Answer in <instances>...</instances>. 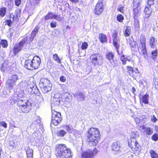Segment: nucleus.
Masks as SVG:
<instances>
[{
  "label": "nucleus",
  "instance_id": "33",
  "mask_svg": "<svg viewBox=\"0 0 158 158\" xmlns=\"http://www.w3.org/2000/svg\"><path fill=\"white\" fill-rule=\"evenodd\" d=\"M151 55L153 60L154 61H156V58L157 55V51L156 49L155 50L152 51Z\"/></svg>",
  "mask_w": 158,
  "mask_h": 158
},
{
  "label": "nucleus",
  "instance_id": "30",
  "mask_svg": "<svg viewBox=\"0 0 158 158\" xmlns=\"http://www.w3.org/2000/svg\"><path fill=\"white\" fill-rule=\"evenodd\" d=\"M55 14L51 12L48 13L45 17L44 19L45 20H47L49 19H54Z\"/></svg>",
  "mask_w": 158,
  "mask_h": 158
},
{
  "label": "nucleus",
  "instance_id": "51",
  "mask_svg": "<svg viewBox=\"0 0 158 158\" xmlns=\"http://www.w3.org/2000/svg\"><path fill=\"white\" fill-rule=\"evenodd\" d=\"M57 23L55 21H52L50 23V26L52 28L56 27V26Z\"/></svg>",
  "mask_w": 158,
  "mask_h": 158
},
{
  "label": "nucleus",
  "instance_id": "58",
  "mask_svg": "<svg viewBox=\"0 0 158 158\" xmlns=\"http://www.w3.org/2000/svg\"><path fill=\"white\" fill-rule=\"evenodd\" d=\"M21 0H15V4L17 6H19L21 3Z\"/></svg>",
  "mask_w": 158,
  "mask_h": 158
},
{
  "label": "nucleus",
  "instance_id": "45",
  "mask_svg": "<svg viewBox=\"0 0 158 158\" xmlns=\"http://www.w3.org/2000/svg\"><path fill=\"white\" fill-rule=\"evenodd\" d=\"M153 82L155 85V88L156 89H158V78L154 77Z\"/></svg>",
  "mask_w": 158,
  "mask_h": 158
},
{
  "label": "nucleus",
  "instance_id": "8",
  "mask_svg": "<svg viewBox=\"0 0 158 158\" xmlns=\"http://www.w3.org/2000/svg\"><path fill=\"white\" fill-rule=\"evenodd\" d=\"M90 58L91 62L94 65H101L103 63L102 56L99 54L92 55L90 56Z\"/></svg>",
  "mask_w": 158,
  "mask_h": 158
},
{
  "label": "nucleus",
  "instance_id": "11",
  "mask_svg": "<svg viewBox=\"0 0 158 158\" xmlns=\"http://www.w3.org/2000/svg\"><path fill=\"white\" fill-rule=\"evenodd\" d=\"M27 41V40H25L24 38L15 45L13 49V52L15 55L17 54L19 51L23 49L24 45L25 44L29 45L30 43H28Z\"/></svg>",
  "mask_w": 158,
  "mask_h": 158
},
{
  "label": "nucleus",
  "instance_id": "34",
  "mask_svg": "<svg viewBox=\"0 0 158 158\" xmlns=\"http://www.w3.org/2000/svg\"><path fill=\"white\" fill-rule=\"evenodd\" d=\"M99 38L101 42L102 43H104L107 40L106 36L103 34H100Z\"/></svg>",
  "mask_w": 158,
  "mask_h": 158
},
{
  "label": "nucleus",
  "instance_id": "17",
  "mask_svg": "<svg viewBox=\"0 0 158 158\" xmlns=\"http://www.w3.org/2000/svg\"><path fill=\"white\" fill-rule=\"evenodd\" d=\"M31 108V106L28 105L27 103L26 105L25 104L23 106L18 107L17 108L18 111L20 113H27L30 110Z\"/></svg>",
  "mask_w": 158,
  "mask_h": 158
},
{
  "label": "nucleus",
  "instance_id": "12",
  "mask_svg": "<svg viewBox=\"0 0 158 158\" xmlns=\"http://www.w3.org/2000/svg\"><path fill=\"white\" fill-rule=\"evenodd\" d=\"M103 10V1L100 0L98 1L96 6L94 13L96 15H99L102 12Z\"/></svg>",
  "mask_w": 158,
  "mask_h": 158
},
{
  "label": "nucleus",
  "instance_id": "21",
  "mask_svg": "<svg viewBox=\"0 0 158 158\" xmlns=\"http://www.w3.org/2000/svg\"><path fill=\"white\" fill-rule=\"evenodd\" d=\"M149 95L148 94H146L142 96H139L140 100V102L141 104L143 103H144L145 104H148V98Z\"/></svg>",
  "mask_w": 158,
  "mask_h": 158
},
{
  "label": "nucleus",
  "instance_id": "27",
  "mask_svg": "<svg viewBox=\"0 0 158 158\" xmlns=\"http://www.w3.org/2000/svg\"><path fill=\"white\" fill-rule=\"evenodd\" d=\"M74 97L80 101H84L85 100V97L83 93L81 92H78L74 94Z\"/></svg>",
  "mask_w": 158,
  "mask_h": 158
},
{
  "label": "nucleus",
  "instance_id": "56",
  "mask_svg": "<svg viewBox=\"0 0 158 158\" xmlns=\"http://www.w3.org/2000/svg\"><path fill=\"white\" fill-rule=\"evenodd\" d=\"M154 4V0H148V4L149 6H151Z\"/></svg>",
  "mask_w": 158,
  "mask_h": 158
},
{
  "label": "nucleus",
  "instance_id": "41",
  "mask_svg": "<svg viewBox=\"0 0 158 158\" xmlns=\"http://www.w3.org/2000/svg\"><path fill=\"white\" fill-rule=\"evenodd\" d=\"M150 153L152 158H157L158 157V155L155 151L151 150Z\"/></svg>",
  "mask_w": 158,
  "mask_h": 158
},
{
  "label": "nucleus",
  "instance_id": "46",
  "mask_svg": "<svg viewBox=\"0 0 158 158\" xmlns=\"http://www.w3.org/2000/svg\"><path fill=\"white\" fill-rule=\"evenodd\" d=\"M117 20L118 21L120 22H122L124 19V17L122 15L119 14L117 15Z\"/></svg>",
  "mask_w": 158,
  "mask_h": 158
},
{
  "label": "nucleus",
  "instance_id": "3",
  "mask_svg": "<svg viewBox=\"0 0 158 158\" xmlns=\"http://www.w3.org/2000/svg\"><path fill=\"white\" fill-rule=\"evenodd\" d=\"M19 79L18 76L14 74L10 77L7 80L6 85L7 89L9 91L12 90L14 86L16 85V83Z\"/></svg>",
  "mask_w": 158,
  "mask_h": 158
},
{
  "label": "nucleus",
  "instance_id": "19",
  "mask_svg": "<svg viewBox=\"0 0 158 158\" xmlns=\"http://www.w3.org/2000/svg\"><path fill=\"white\" fill-rule=\"evenodd\" d=\"M60 99L57 94L53 97L51 103L52 110H53V107L55 106H58L60 104Z\"/></svg>",
  "mask_w": 158,
  "mask_h": 158
},
{
  "label": "nucleus",
  "instance_id": "44",
  "mask_svg": "<svg viewBox=\"0 0 158 158\" xmlns=\"http://www.w3.org/2000/svg\"><path fill=\"white\" fill-rule=\"evenodd\" d=\"M10 19L7 20L5 22V24H7L10 27L11 26L12 22H14L15 21H13L12 19L10 18Z\"/></svg>",
  "mask_w": 158,
  "mask_h": 158
},
{
  "label": "nucleus",
  "instance_id": "64",
  "mask_svg": "<svg viewBox=\"0 0 158 158\" xmlns=\"http://www.w3.org/2000/svg\"><path fill=\"white\" fill-rule=\"evenodd\" d=\"M35 4H38L40 0H31Z\"/></svg>",
  "mask_w": 158,
  "mask_h": 158
},
{
  "label": "nucleus",
  "instance_id": "13",
  "mask_svg": "<svg viewBox=\"0 0 158 158\" xmlns=\"http://www.w3.org/2000/svg\"><path fill=\"white\" fill-rule=\"evenodd\" d=\"M97 150L95 148L92 150H89L85 152L81 155V158H92L94 155L97 152Z\"/></svg>",
  "mask_w": 158,
  "mask_h": 158
},
{
  "label": "nucleus",
  "instance_id": "50",
  "mask_svg": "<svg viewBox=\"0 0 158 158\" xmlns=\"http://www.w3.org/2000/svg\"><path fill=\"white\" fill-rule=\"evenodd\" d=\"M88 44L87 43L85 42L82 44L81 48L82 50H85L88 47Z\"/></svg>",
  "mask_w": 158,
  "mask_h": 158
},
{
  "label": "nucleus",
  "instance_id": "32",
  "mask_svg": "<svg viewBox=\"0 0 158 158\" xmlns=\"http://www.w3.org/2000/svg\"><path fill=\"white\" fill-rule=\"evenodd\" d=\"M150 6H146L144 10V12L147 15V17H148L151 14L152 12Z\"/></svg>",
  "mask_w": 158,
  "mask_h": 158
},
{
  "label": "nucleus",
  "instance_id": "14",
  "mask_svg": "<svg viewBox=\"0 0 158 158\" xmlns=\"http://www.w3.org/2000/svg\"><path fill=\"white\" fill-rule=\"evenodd\" d=\"M40 27L38 26L35 27L31 33V35L30 37L27 36L25 38V40H27V42L30 43L32 42L33 40L35 37L36 34L38 33Z\"/></svg>",
  "mask_w": 158,
  "mask_h": 158
},
{
  "label": "nucleus",
  "instance_id": "42",
  "mask_svg": "<svg viewBox=\"0 0 158 158\" xmlns=\"http://www.w3.org/2000/svg\"><path fill=\"white\" fill-rule=\"evenodd\" d=\"M53 59L57 63H60V60L57 54H55L53 55Z\"/></svg>",
  "mask_w": 158,
  "mask_h": 158
},
{
  "label": "nucleus",
  "instance_id": "59",
  "mask_svg": "<svg viewBox=\"0 0 158 158\" xmlns=\"http://www.w3.org/2000/svg\"><path fill=\"white\" fill-rule=\"evenodd\" d=\"M135 4H138V5H141L142 3V0H135Z\"/></svg>",
  "mask_w": 158,
  "mask_h": 158
},
{
  "label": "nucleus",
  "instance_id": "54",
  "mask_svg": "<svg viewBox=\"0 0 158 158\" xmlns=\"http://www.w3.org/2000/svg\"><path fill=\"white\" fill-rule=\"evenodd\" d=\"M60 80L61 81L64 82L66 81V79L65 76H62L60 77Z\"/></svg>",
  "mask_w": 158,
  "mask_h": 158
},
{
  "label": "nucleus",
  "instance_id": "18",
  "mask_svg": "<svg viewBox=\"0 0 158 158\" xmlns=\"http://www.w3.org/2000/svg\"><path fill=\"white\" fill-rule=\"evenodd\" d=\"M31 61L33 69L38 68L41 62L40 58L37 56H35L31 60Z\"/></svg>",
  "mask_w": 158,
  "mask_h": 158
},
{
  "label": "nucleus",
  "instance_id": "35",
  "mask_svg": "<svg viewBox=\"0 0 158 158\" xmlns=\"http://www.w3.org/2000/svg\"><path fill=\"white\" fill-rule=\"evenodd\" d=\"M27 101L24 99H19L17 103L18 107L23 106L25 104H26Z\"/></svg>",
  "mask_w": 158,
  "mask_h": 158
},
{
  "label": "nucleus",
  "instance_id": "61",
  "mask_svg": "<svg viewBox=\"0 0 158 158\" xmlns=\"http://www.w3.org/2000/svg\"><path fill=\"white\" fill-rule=\"evenodd\" d=\"M74 134L75 136L76 137H79L80 136V134L79 133V132L78 131H75Z\"/></svg>",
  "mask_w": 158,
  "mask_h": 158
},
{
  "label": "nucleus",
  "instance_id": "36",
  "mask_svg": "<svg viewBox=\"0 0 158 158\" xmlns=\"http://www.w3.org/2000/svg\"><path fill=\"white\" fill-rule=\"evenodd\" d=\"M56 133L58 136L63 137L66 134V132L63 130H60L58 131Z\"/></svg>",
  "mask_w": 158,
  "mask_h": 158
},
{
  "label": "nucleus",
  "instance_id": "37",
  "mask_svg": "<svg viewBox=\"0 0 158 158\" xmlns=\"http://www.w3.org/2000/svg\"><path fill=\"white\" fill-rule=\"evenodd\" d=\"M0 43L3 48H6L8 46L7 42L6 40H1Z\"/></svg>",
  "mask_w": 158,
  "mask_h": 158
},
{
  "label": "nucleus",
  "instance_id": "15",
  "mask_svg": "<svg viewBox=\"0 0 158 158\" xmlns=\"http://www.w3.org/2000/svg\"><path fill=\"white\" fill-rule=\"evenodd\" d=\"M140 5L134 3L133 6V16L134 18H138L141 14Z\"/></svg>",
  "mask_w": 158,
  "mask_h": 158
},
{
  "label": "nucleus",
  "instance_id": "43",
  "mask_svg": "<svg viewBox=\"0 0 158 158\" xmlns=\"http://www.w3.org/2000/svg\"><path fill=\"white\" fill-rule=\"evenodd\" d=\"M129 44L133 48L136 47L135 42L132 40H130L129 41Z\"/></svg>",
  "mask_w": 158,
  "mask_h": 158
},
{
  "label": "nucleus",
  "instance_id": "26",
  "mask_svg": "<svg viewBox=\"0 0 158 158\" xmlns=\"http://www.w3.org/2000/svg\"><path fill=\"white\" fill-rule=\"evenodd\" d=\"M157 41V40H156L154 37H151L149 41L150 47L152 48H154L156 46V44Z\"/></svg>",
  "mask_w": 158,
  "mask_h": 158
},
{
  "label": "nucleus",
  "instance_id": "29",
  "mask_svg": "<svg viewBox=\"0 0 158 158\" xmlns=\"http://www.w3.org/2000/svg\"><path fill=\"white\" fill-rule=\"evenodd\" d=\"M27 158H33V150L27 147L25 148Z\"/></svg>",
  "mask_w": 158,
  "mask_h": 158
},
{
  "label": "nucleus",
  "instance_id": "23",
  "mask_svg": "<svg viewBox=\"0 0 158 158\" xmlns=\"http://www.w3.org/2000/svg\"><path fill=\"white\" fill-rule=\"evenodd\" d=\"M31 62V60L29 59L26 60L24 63L25 67L29 70H33V66Z\"/></svg>",
  "mask_w": 158,
  "mask_h": 158
},
{
  "label": "nucleus",
  "instance_id": "1",
  "mask_svg": "<svg viewBox=\"0 0 158 158\" xmlns=\"http://www.w3.org/2000/svg\"><path fill=\"white\" fill-rule=\"evenodd\" d=\"M87 137L89 144L95 146L98 144L100 139L99 131L96 128H91L88 131Z\"/></svg>",
  "mask_w": 158,
  "mask_h": 158
},
{
  "label": "nucleus",
  "instance_id": "28",
  "mask_svg": "<svg viewBox=\"0 0 158 158\" xmlns=\"http://www.w3.org/2000/svg\"><path fill=\"white\" fill-rule=\"evenodd\" d=\"M111 148L113 151H118L120 149V146L118 142H115L112 144Z\"/></svg>",
  "mask_w": 158,
  "mask_h": 158
},
{
  "label": "nucleus",
  "instance_id": "5",
  "mask_svg": "<svg viewBox=\"0 0 158 158\" xmlns=\"http://www.w3.org/2000/svg\"><path fill=\"white\" fill-rule=\"evenodd\" d=\"M39 85L44 93L50 91L52 86V85L50 81L46 79H41L39 83Z\"/></svg>",
  "mask_w": 158,
  "mask_h": 158
},
{
  "label": "nucleus",
  "instance_id": "55",
  "mask_svg": "<svg viewBox=\"0 0 158 158\" xmlns=\"http://www.w3.org/2000/svg\"><path fill=\"white\" fill-rule=\"evenodd\" d=\"M123 7L122 5H120L118 6V11L120 12L121 13H123Z\"/></svg>",
  "mask_w": 158,
  "mask_h": 158
},
{
  "label": "nucleus",
  "instance_id": "63",
  "mask_svg": "<svg viewBox=\"0 0 158 158\" xmlns=\"http://www.w3.org/2000/svg\"><path fill=\"white\" fill-rule=\"evenodd\" d=\"M135 121L136 124H139L142 121V120H140L138 118H135Z\"/></svg>",
  "mask_w": 158,
  "mask_h": 158
},
{
  "label": "nucleus",
  "instance_id": "40",
  "mask_svg": "<svg viewBox=\"0 0 158 158\" xmlns=\"http://www.w3.org/2000/svg\"><path fill=\"white\" fill-rule=\"evenodd\" d=\"M134 25L135 28L136 29L139 28V23L138 20V18H134Z\"/></svg>",
  "mask_w": 158,
  "mask_h": 158
},
{
  "label": "nucleus",
  "instance_id": "48",
  "mask_svg": "<svg viewBox=\"0 0 158 158\" xmlns=\"http://www.w3.org/2000/svg\"><path fill=\"white\" fill-rule=\"evenodd\" d=\"M151 138L153 140L156 141L158 140V134L157 133L154 134L153 135Z\"/></svg>",
  "mask_w": 158,
  "mask_h": 158
},
{
  "label": "nucleus",
  "instance_id": "10",
  "mask_svg": "<svg viewBox=\"0 0 158 158\" xmlns=\"http://www.w3.org/2000/svg\"><path fill=\"white\" fill-rule=\"evenodd\" d=\"M118 33L117 31L114 30L112 35V40L114 46L115 47L118 54L119 55H121L123 52H120L118 50L119 45L118 42L120 41V39L118 36H117Z\"/></svg>",
  "mask_w": 158,
  "mask_h": 158
},
{
  "label": "nucleus",
  "instance_id": "60",
  "mask_svg": "<svg viewBox=\"0 0 158 158\" xmlns=\"http://www.w3.org/2000/svg\"><path fill=\"white\" fill-rule=\"evenodd\" d=\"M1 69L2 71L3 72H4L6 70V67L4 66V64H2V65L1 66Z\"/></svg>",
  "mask_w": 158,
  "mask_h": 158
},
{
  "label": "nucleus",
  "instance_id": "39",
  "mask_svg": "<svg viewBox=\"0 0 158 158\" xmlns=\"http://www.w3.org/2000/svg\"><path fill=\"white\" fill-rule=\"evenodd\" d=\"M6 12V9L5 7L2 8L0 9V16L1 17H4Z\"/></svg>",
  "mask_w": 158,
  "mask_h": 158
},
{
  "label": "nucleus",
  "instance_id": "16",
  "mask_svg": "<svg viewBox=\"0 0 158 158\" xmlns=\"http://www.w3.org/2000/svg\"><path fill=\"white\" fill-rule=\"evenodd\" d=\"M126 68L127 72L131 76L135 78L138 75L139 71L136 68L134 70L133 67L129 66H127Z\"/></svg>",
  "mask_w": 158,
  "mask_h": 158
},
{
  "label": "nucleus",
  "instance_id": "25",
  "mask_svg": "<svg viewBox=\"0 0 158 158\" xmlns=\"http://www.w3.org/2000/svg\"><path fill=\"white\" fill-rule=\"evenodd\" d=\"M19 100L18 94H15L12 96L10 99V102L12 105L15 104L16 102H18Z\"/></svg>",
  "mask_w": 158,
  "mask_h": 158
},
{
  "label": "nucleus",
  "instance_id": "20",
  "mask_svg": "<svg viewBox=\"0 0 158 158\" xmlns=\"http://www.w3.org/2000/svg\"><path fill=\"white\" fill-rule=\"evenodd\" d=\"M21 15V10L19 9H17L15 12V15L11 14L10 15V18L12 19V21H16L19 19L18 18L20 17Z\"/></svg>",
  "mask_w": 158,
  "mask_h": 158
},
{
  "label": "nucleus",
  "instance_id": "22",
  "mask_svg": "<svg viewBox=\"0 0 158 158\" xmlns=\"http://www.w3.org/2000/svg\"><path fill=\"white\" fill-rule=\"evenodd\" d=\"M114 55L111 52H108L106 54V58L107 59L111 64L112 65L114 64V60L113 58Z\"/></svg>",
  "mask_w": 158,
  "mask_h": 158
},
{
  "label": "nucleus",
  "instance_id": "57",
  "mask_svg": "<svg viewBox=\"0 0 158 158\" xmlns=\"http://www.w3.org/2000/svg\"><path fill=\"white\" fill-rule=\"evenodd\" d=\"M151 120L153 122H156L157 121V119L154 115H153L151 116Z\"/></svg>",
  "mask_w": 158,
  "mask_h": 158
},
{
  "label": "nucleus",
  "instance_id": "49",
  "mask_svg": "<svg viewBox=\"0 0 158 158\" xmlns=\"http://www.w3.org/2000/svg\"><path fill=\"white\" fill-rule=\"evenodd\" d=\"M54 19L58 21H60L62 20V18L61 17L60 15H55V16H54Z\"/></svg>",
  "mask_w": 158,
  "mask_h": 158
},
{
  "label": "nucleus",
  "instance_id": "2",
  "mask_svg": "<svg viewBox=\"0 0 158 158\" xmlns=\"http://www.w3.org/2000/svg\"><path fill=\"white\" fill-rule=\"evenodd\" d=\"M55 154L57 158H72L71 152L65 144H58L56 146Z\"/></svg>",
  "mask_w": 158,
  "mask_h": 158
},
{
  "label": "nucleus",
  "instance_id": "38",
  "mask_svg": "<svg viewBox=\"0 0 158 158\" xmlns=\"http://www.w3.org/2000/svg\"><path fill=\"white\" fill-rule=\"evenodd\" d=\"M131 31V27L129 26L127 27V28L124 33V35L126 36H128L130 35Z\"/></svg>",
  "mask_w": 158,
  "mask_h": 158
},
{
  "label": "nucleus",
  "instance_id": "6",
  "mask_svg": "<svg viewBox=\"0 0 158 158\" xmlns=\"http://www.w3.org/2000/svg\"><path fill=\"white\" fill-rule=\"evenodd\" d=\"M146 39L144 35L141 36L140 39V43L138 46V49L140 54L145 55H147V51L146 47Z\"/></svg>",
  "mask_w": 158,
  "mask_h": 158
},
{
  "label": "nucleus",
  "instance_id": "53",
  "mask_svg": "<svg viewBox=\"0 0 158 158\" xmlns=\"http://www.w3.org/2000/svg\"><path fill=\"white\" fill-rule=\"evenodd\" d=\"M64 129L66 131L68 132L69 133H70V132H71V129L69 126L67 125L65 126L64 127Z\"/></svg>",
  "mask_w": 158,
  "mask_h": 158
},
{
  "label": "nucleus",
  "instance_id": "24",
  "mask_svg": "<svg viewBox=\"0 0 158 158\" xmlns=\"http://www.w3.org/2000/svg\"><path fill=\"white\" fill-rule=\"evenodd\" d=\"M143 131L147 135H150L152 134L153 133V131L152 128L150 127H146L144 125H142L140 127Z\"/></svg>",
  "mask_w": 158,
  "mask_h": 158
},
{
  "label": "nucleus",
  "instance_id": "7",
  "mask_svg": "<svg viewBox=\"0 0 158 158\" xmlns=\"http://www.w3.org/2000/svg\"><path fill=\"white\" fill-rule=\"evenodd\" d=\"M52 122L54 125L57 126L62 120L61 114L54 110H52Z\"/></svg>",
  "mask_w": 158,
  "mask_h": 158
},
{
  "label": "nucleus",
  "instance_id": "52",
  "mask_svg": "<svg viewBox=\"0 0 158 158\" xmlns=\"http://www.w3.org/2000/svg\"><path fill=\"white\" fill-rule=\"evenodd\" d=\"M0 125L1 126L4 127L5 128H6L7 127V124L4 121H2L0 122Z\"/></svg>",
  "mask_w": 158,
  "mask_h": 158
},
{
  "label": "nucleus",
  "instance_id": "62",
  "mask_svg": "<svg viewBox=\"0 0 158 158\" xmlns=\"http://www.w3.org/2000/svg\"><path fill=\"white\" fill-rule=\"evenodd\" d=\"M66 101L68 102H69L71 101V97L69 95V96H67L65 98Z\"/></svg>",
  "mask_w": 158,
  "mask_h": 158
},
{
  "label": "nucleus",
  "instance_id": "31",
  "mask_svg": "<svg viewBox=\"0 0 158 158\" xmlns=\"http://www.w3.org/2000/svg\"><path fill=\"white\" fill-rule=\"evenodd\" d=\"M18 94V98L19 99H24L25 98V94L24 91L20 89L19 91Z\"/></svg>",
  "mask_w": 158,
  "mask_h": 158
},
{
  "label": "nucleus",
  "instance_id": "47",
  "mask_svg": "<svg viewBox=\"0 0 158 158\" xmlns=\"http://www.w3.org/2000/svg\"><path fill=\"white\" fill-rule=\"evenodd\" d=\"M124 57L125 56L123 55L120 57L121 60L122 61V63L123 65L126 64L127 60V58H125Z\"/></svg>",
  "mask_w": 158,
  "mask_h": 158
},
{
  "label": "nucleus",
  "instance_id": "9",
  "mask_svg": "<svg viewBox=\"0 0 158 158\" xmlns=\"http://www.w3.org/2000/svg\"><path fill=\"white\" fill-rule=\"evenodd\" d=\"M24 87H27L28 92L31 94L36 95L38 94L39 92V90L37 88V86L35 83L32 82H28L27 85H25Z\"/></svg>",
  "mask_w": 158,
  "mask_h": 158
},
{
  "label": "nucleus",
  "instance_id": "4",
  "mask_svg": "<svg viewBox=\"0 0 158 158\" xmlns=\"http://www.w3.org/2000/svg\"><path fill=\"white\" fill-rule=\"evenodd\" d=\"M128 145L132 150L135 152V153H139L141 150L140 146L134 137L130 139V141H128Z\"/></svg>",
  "mask_w": 158,
  "mask_h": 158
}]
</instances>
